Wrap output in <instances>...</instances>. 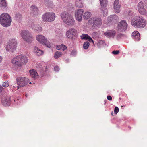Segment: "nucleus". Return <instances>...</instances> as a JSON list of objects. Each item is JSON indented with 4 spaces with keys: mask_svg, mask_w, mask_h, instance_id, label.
<instances>
[{
    "mask_svg": "<svg viewBox=\"0 0 147 147\" xmlns=\"http://www.w3.org/2000/svg\"><path fill=\"white\" fill-rule=\"evenodd\" d=\"M131 24L135 27L143 28L146 26V22L142 16H136L132 20Z\"/></svg>",
    "mask_w": 147,
    "mask_h": 147,
    "instance_id": "f257e3e1",
    "label": "nucleus"
},
{
    "mask_svg": "<svg viewBox=\"0 0 147 147\" xmlns=\"http://www.w3.org/2000/svg\"><path fill=\"white\" fill-rule=\"evenodd\" d=\"M28 61L27 57L21 55L14 58L12 60V62L15 65L20 67L26 64Z\"/></svg>",
    "mask_w": 147,
    "mask_h": 147,
    "instance_id": "f03ea898",
    "label": "nucleus"
},
{
    "mask_svg": "<svg viewBox=\"0 0 147 147\" xmlns=\"http://www.w3.org/2000/svg\"><path fill=\"white\" fill-rule=\"evenodd\" d=\"M11 20V18L7 13H3L0 16V23L4 27H8L10 26Z\"/></svg>",
    "mask_w": 147,
    "mask_h": 147,
    "instance_id": "7ed1b4c3",
    "label": "nucleus"
},
{
    "mask_svg": "<svg viewBox=\"0 0 147 147\" xmlns=\"http://www.w3.org/2000/svg\"><path fill=\"white\" fill-rule=\"evenodd\" d=\"M61 16L63 21L67 25L72 26L74 25L75 21L71 15L64 12L61 14Z\"/></svg>",
    "mask_w": 147,
    "mask_h": 147,
    "instance_id": "20e7f679",
    "label": "nucleus"
},
{
    "mask_svg": "<svg viewBox=\"0 0 147 147\" xmlns=\"http://www.w3.org/2000/svg\"><path fill=\"white\" fill-rule=\"evenodd\" d=\"M17 83L20 87L26 86L29 82L28 79L26 77H19L16 78Z\"/></svg>",
    "mask_w": 147,
    "mask_h": 147,
    "instance_id": "39448f33",
    "label": "nucleus"
},
{
    "mask_svg": "<svg viewBox=\"0 0 147 147\" xmlns=\"http://www.w3.org/2000/svg\"><path fill=\"white\" fill-rule=\"evenodd\" d=\"M17 42L15 39H12L9 41V43L6 47V50L9 52H13L16 50Z\"/></svg>",
    "mask_w": 147,
    "mask_h": 147,
    "instance_id": "423d86ee",
    "label": "nucleus"
},
{
    "mask_svg": "<svg viewBox=\"0 0 147 147\" xmlns=\"http://www.w3.org/2000/svg\"><path fill=\"white\" fill-rule=\"evenodd\" d=\"M20 35L23 39L27 42H30L32 40L30 33L28 30L22 31L20 33Z\"/></svg>",
    "mask_w": 147,
    "mask_h": 147,
    "instance_id": "0eeeda50",
    "label": "nucleus"
},
{
    "mask_svg": "<svg viewBox=\"0 0 147 147\" xmlns=\"http://www.w3.org/2000/svg\"><path fill=\"white\" fill-rule=\"evenodd\" d=\"M36 39L42 44L45 45L48 48H50V43L47 41L46 38L44 36L41 35H38L36 37Z\"/></svg>",
    "mask_w": 147,
    "mask_h": 147,
    "instance_id": "6e6552de",
    "label": "nucleus"
},
{
    "mask_svg": "<svg viewBox=\"0 0 147 147\" xmlns=\"http://www.w3.org/2000/svg\"><path fill=\"white\" fill-rule=\"evenodd\" d=\"M101 6L100 10L101 13L104 16H106L108 10L106 6L108 3L107 0H100Z\"/></svg>",
    "mask_w": 147,
    "mask_h": 147,
    "instance_id": "1a4fd4ad",
    "label": "nucleus"
},
{
    "mask_svg": "<svg viewBox=\"0 0 147 147\" xmlns=\"http://www.w3.org/2000/svg\"><path fill=\"white\" fill-rule=\"evenodd\" d=\"M127 24L125 20L121 21L118 24V28L119 31H125L127 28Z\"/></svg>",
    "mask_w": 147,
    "mask_h": 147,
    "instance_id": "9d476101",
    "label": "nucleus"
},
{
    "mask_svg": "<svg viewBox=\"0 0 147 147\" xmlns=\"http://www.w3.org/2000/svg\"><path fill=\"white\" fill-rule=\"evenodd\" d=\"M77 31L73 28L69 29L66 33V36L69 38L73 39L76 36Z\"/></svg>",
    "mask_w": 147,
    "mask_h": 147,
    "instance_id": "9b49d317",
    "label": "nucleus"
},
{
    "mask_svg": "<svg viewBox=\"0 0 147 147\" xmlns=\"http://www.w3.org/2000/svg\"><path fill=\"white\" fill-rule=\"evenodd\" d=\"M84 11L83 9H79L75 12V18L78 21H81Z\"/></svg>",
    "mask_w": 147,
    "mask_h": 147,
    "instance_id": "f8f14e48",
    "label": "nucleus"
},
{
    "mask_svg": "<svg viewBox=\"0 0 147 147\" xmlns=\"http://www.w3.org/2000/svg\"><path fill=\"white\" fill-rule=\"evenodd\" d=\"M119 19L118 17L116 15H112L108 18V22L109 24L115 23L118 21Z\"/></svg>",
    "mask_w": 147,
    "mask_h": 147,
    "instance_id": "ddd939ff",
    "label": "nucleus"
},
{
    "mask_svg": "<svg viewBox=\"0 0 147 147\" xmlns=\"http://www.w3.org/2000/svg\"><path fill=\"white\" fill-rule=\"evenodd\" d=\"M138 8L139 13L142 15H145L146 13V11L144 8L142 2H140L138 5Z\"/></svg>",
    "mask_w": 147,
    "mask_h": 147,
    "instance_id": "4468645a",
    "label": "nucleus"
},
{
    "mask_svg": "<svg viewBox=\"0 0 147 147\" xmlns=\"http://www.w3.org/2000/svg\"><path fill=\"white\" fill-rule=\"evenodd\" d=\"M30 27L34 30L35 32L38 33L41 32L42 30V28L41 27L39 26L38 24H35L34 23H32Z\"/></svg>",
    "mask_w": 147,
    "mask_h": 147,
    "instance_id": "2eb2a0df",
    "label": "nucleus"
},
{
    "mask_svg": "<svg viewBox=\"0 0 147 147\" xmlns=\"http://www.w3.org/2000/svg\"><path fill=\"white\" fill-rule=\"evenodd\" d=\"M116 34V32L115 30H111L104 33V34L108 38H113L115 36Z\"/></svg>",
    "mask_w": 147,
    "mask_h": 147,
    "instance_id": "dca6fc26",
    "label": "nucleus"
},
{
    "mask_svg": "<svg viewBox=\"0 0 147 147\" xmlns=\"http://www.w3.org/2000/svg\"><path fill=\"white\" fill-rule=\"evenodd\" d=\"M120 4L118 0H115L114 3V9L116 13H119L120 11Z\"/></svg>",
    "mask_w": 147,
    "mask_h": 147,
    "instance_id": "f3484780",
    "label": "nucleus"
},
{
    "mask_svg": "<svg viewBox=\"0 0 147 147\" xmlns=\"http://www.w3.org/2000/svg\"><path fill=\"white\" fill-rule=\"evenodd\" d=\"M10 98L9 96H7L4 98H3L2 100V103L4 106H9L11 103Z\"/></svg>",
    "mask_w": 147,
    "mask_h": 147,
    "instance_id": "a211bd4d",
    "label": "nucleus"
},
{
    "mask_svg": "<svg viewBox=\"0 0 147 147\" xmlns=\"http://www.w3.org/2000/svg\"><path fill=\"white\" fill-rule=\"evenodd\" d=\"M48 15L47 16H48L49 18V19H47V20H48L49 22H51L55 20V14L53 13H48Z\"/></svg>",
    "mask_w": 147,
    "mask_h": 147,
    "instance_id": "6ab92c4d",
    "label": "nucleus"
},
{
    "mask_svg": "<svg viewBox=\"0 0 147 147\" xmlns=\"http://www.w3.org/2000/svg\"><path fill=\"white\" fill-rule=\"evenodd\" d=\"M31 14L33 15H36L38 13V9L36 6L34 5H32L31 7Z\"/></svg>",
    "mask_w": 147,
    "mask_h": 147,
    "instance_id": "aec40b11",
    "label": "nucleus"
},
{
    "mask_svg": "<svg viewBox=\"0 0 147 147\" xmlns=\"http://www.w3.org/2000/svg\"><path fill=\"white\" fill-rule=\"evenodd\" d=\"M0 6L3 9H6L7 7V3L6 0H1Z\"/></svg>",
    "mask_w": 147,
    "mask_h": 147,
    "instance_id": "412c9836",
    "label": "nucleus"
},
{
    "mask_svg": "<svg viewBox=\"0 0 147 147\" xmlns=\"http://www.w3.org/2000/svg\"><path fill=\"white\" fill-rule=\"evenodd\" d=\"M91 20L93 21L94 24L97 26H100L102 23V20L101 18H97L95 19L94 18H92Z\"/></svg>",
    "mask_w": 147,
    "mask_h": 147,
    "instance_id": "4be33fe9",
    "label": "nucleus"
},
{
    "mask_svg": "<svg viewBox=\"0 0 147 147\" xmlns=\"http://www.w3.org/2000/svg\"><path fill=\"white\" fill-rule=\"evenodd\" d=\"M34 52L38 56L42 55L43 53V51L39 49L37 47H35L34 49Z\"/></svg>",
    "mask_w": 147,
    "mask_h": 147,
    "instance_id": "5701e85b",
    "label": "nucleus"
},
{
    "mask_svg": "<svg viewBox=\"0 0 147 147\" xmlns=\"http://www.w3.org/2000/svg\"><path fill=\"white\" fill-rule=\"evenodd\" d=\"M31 76L34 78H36L38 77V74L34 69L29 70Z\"/></svg>",
    "mask_w": 147,
    "mask_h": 147,
    "instance_id": "b1692460",
    "label": "nucleus"
},
{
    "mask_svg": "<svg viewBox=\"0 0 147 147\" xmlns=\"http://www.w3.org/2000/svg\"><path fill=\"white\" fill-rule=\"evenodd\" d=\"M22 15L20 13H18L15 14L14 19L20 22L22 20Z\"/></svg>",
    "mask_w": 147,
    "mask_h": 147,
    "instance_id": "393cba45",
    "label": "nucleus"
},
{
    "mask_svg": "<svg viewBox=\"0 0 147 147\" xmlns=\"http://www.w3.org/2000/svg\"><path fill=\"white\" fill-rule=\"evenodd\" d=\"M76 5L78 7H82L83 6L82 0H77L76 1Z\"/></svg>",
    "mask_w": 147,
    "mask_h": 147,
    "instance_id": "a878e982",
    "label": "nucleus"
},
{
    "mask_svg": "<svg viewBox=\"0 0 147 147\" xmlns=\"http://www.w3.org/2000/svg\"><path fill=\"white\" fill-rule=\"evenodd\" d=\"M91 16V14L90 12H85L84 15V18L85 19H88Z\"/></svg>",
    "mask_w": 147,
    "mask_h": 147,
    "instance_id": "bb28decb",
    "label": "nucleus"
},
{
    "mask_svg": "<svg viewBox=\"0 0 147 147\" xmlns=\"http://www.w3.org/2000/svg\"><path fill=\"white\" fill-rule=\"evenodd\" d=\"M62 55V53L61 52L57 51L55 53L54 57L55 58L57 59L61 57Z\"/></svg>",
    "mask_w": 147,
    "mask_h": 147,
    "instance_id": "cd10ccee",
    "label": "nucleus"
},
{
    "mask_svg": "<svg viewBox=\"0 0 147 147\" xmlns=\"http://www.w3.org/2000/svg\"><path fill=\"white\" fill-rule=\"evenodd\" d=\"M48 13H45L42 16V18L43 19V20L44 21H46L47 22H49L48 20H47V19H49V17L48 16H47L48 15Z\"/></svg>",
    "mask_w": 147,
    "mask_h": 147,
    "instance_id": "c85d7f7f",
    "label": "nucleus"
},
{
    "mask_svg": "<svg viewBox=\"0 0 147 147\" xmlns=\"http://www.w3.org/2000/svg\"><path fill=\"white\" fill-rule=\"evenodd\" d=\"M45 5L48 7H51L52 5V3L51 2L49 1V0H46L45 1Z\"/></svg>",
    "mask_w": 147,
    "mask_h": 147,
    "instance_id": "c756f323",
    "label": "nucleus"
},
{
    "mask_svg": "<svg viewBox=\"0 0 147 147\" xmlns=\"http://www.w3.org/2000/svg\"><path fill=\"white\" fill-rule=\"evenodd\" d=\"M89 43L88 42H84L83 44V47L85 49H87L88 48L89 46Z\"/></svg>",
    "mask_w": 147,
    "mask_h": 147,
    "instance_id": "7c9ffc66",
    "label": "nucleus"
},
{
    "mask_svg": "<svg viewBox=\"0 0 147 147\" xmlns=\"http://www.w3.org/2000/svg\"><path fill=\"white\" fill-rule=\"evenodd\" d=\"M81 38L82 39L87 40L88 38L89 37V36L87 34H83L81 36H80Z\"/></svg>",
    "mask_w": 147,
    "mask_h": 147,
    "instance_id": "2f4dec72",
    "label": "nucleus"
},
{
    "mask_svg": "<svg viewBox=\"0 0 147 147\" xmlns=\"http://www.w3.org/2000/svg\"><path fill=\"white\" fill-rule=\"evenodd\" d=\"M9 85L8 82L7 81L4 82L3 84V86L5 88L8 87Z\"/></svg>",
    "mask_w": 147,
    "mask_h": 147,
    "instance_id": "473e14b6",
    "label": "nucleus"
},
{
    "mask_svg": "<svg viewBox=\"0 0 147 147\" xmlns=\"http://www.w3.org/2000/svg\"><path fill=\"white\" fill-rule=\"evenodd\" d=\"M104 43V41L102 40H100V41L98 43H97V46L98 47L100 48L101 47V45L102 44H103Z\"/></svg>",
    "mask_w": 147,
    "mask_h": 147,
    "instance_id": "72a5a7b5",
    "label": "nucleus"
},
{
    "mask_svg": "<svg viewBox=\"0 0 147 147\" xmlns=\"http://www.w3.org/2000/svg\"><path fill=\"white\" fill-rule=\"evenodd\" d=\"M134 39H135L136 40L138 41L140 39V36L139 33L138 32V34H137L135 37L134 38Z\"/></svg>",
    "mask_w": 147,
    "mask_h": 147,
    "instance_id": "f704fd0d",
    "label": "nucleus"
},
{
    "mask_svg": "<svg viewBox=\"0 0 147 147\" xmlns=\"http://www.w3.org/2000/svg\"><path fill=\"white\" fill-rule=\"evenodd\" d=\"M137 34H138V32L137 31H135L132 33V36L134 38Z\"/></svg>",
    "mask_w": 147,
    "mask_h": 147,
    "instance_id": "c9c22d12",
    "label": "nucleus"
},
{
    "mask_svg": "<svg viewBox=\"0 0 147 147\" xmlns=\"http://www.w3.org/2000/svg\"><path fill=\"white\" fill-rule=\"evenodd\" d=\"M60 47L61 49H62L63 50H65L67 48V47L65 45L62 44L60 45Z\"/></svg>",
    "mask_w": 147,
    "mask_h": 147,
    "instance_id": "e433bc0d",
    "label": "nucleus"
},
{
    "mask_svg": "<svg viewBox=\"0 0 147 147\" xmlns=\"http://www.w3.org/2000/svg\"><path fill=\"white\" fill-rule=\"evenodd\" d=\"M119 52H120L119 50H115L112 52V53L113 54L117 55L119 53Z\"/></svg>",
    "mask_w": 147,
    "mask_h": 147,
    "instance_id": "4c0bfd02",
    "label": "nucleus"
},
{
    "mask_svg": "<svg viewBox=\"0 0 147 147\" xmlns=\"http://www.w3.org/2000/svg\"><path fill=\"white\" fill-rule=\"evenodd\" d=\"M128 15L129 16V18H131L133 15V13L131 10L129 11L128 12Z\"/></svg>",
    "mask_w": 147,
    "mask_h": 147,
    "instance_id": "58836bf2",
    "label": "nucleus"
},
{
    "mask_svg": "<svg viewBox=\"0 0 147 147\" xmlns=\"http://www.w3.org/2000/svg\"><path fill=\"white\" fill-rule=\"evenodd\" d=\"M119 109L117 107H115V108L114 109V113L115 114H117V113L119 112Z\"/></svg>",
    "mask_w": 147,
    "mask_h": 147,
    "instance_id": "ea45409f",
    "label": "nucleus"
},
{
    "mask_svg": "<svg viewBox=\"0 0 147 147\" xmlns=\"http://www.w3.org/2000/svg\"><path fill=\"white\" fill-rule=\"evenodd\" d=\"M76 51L74 50H73L71 53V54L73 55H76Z\"/></svg>",
    "mask_w": 147,
    "mask_h": 147,
    "instance_id": "a19ab883",
    "label": "nucleus"
},
{
    "mask_svg": "<svg viewBox=\"0 0 147 147\" xmlns=\"http://www.w3.org/2000/svg\"><path fill=\"white\" fill-rule=\"evenodd\" d=\"M54 70L56 71H58L59 70V68L57 66H55L54 68Z\"/></svg>",
    "mask_w": 147,
    "mask_h": 147,
    "instance_id": "79ce46f5",
    "label": "nucleus"
},
{
    "mask_svg": "<svg viewBox=\"0 0 147 147\" xmlns=\"http://www.w3.org/2000/svg\"><path fill=\"white\" fill-rule=\"evenodd\" d=\"M88 40L90 42H92L93 43H94L93 40L89 36V37H88Z\"/></svg>",
    "mask_w": 147,
    "mask_h": 147,
    "instance_id": "37998d69",
    "label": "nucleus"
},
{
    "mask_svg": "<svg viewBox=\"0 0 147 147\" xmlns=\"http://www.w3.org/2000/svg\"><path fill=\"white\" fill-rule=\"evenodd\" d=\"M107 99L109 101H111L112 100V98L110 96H108L107 97Z\"/></svg>",
    "mask_w": 147,
    "mask_h": 147,
    "instance_id": "c03bdc74",
    "label": "nucleus"
},
{
    "mask_svg": "<svg viewBox=\"0 0 147 147\" xmlns=\"http://www.w3.org/2000/svg\"><path fill=\"white\" fill-rule=\"evenodd\" d=\"M123 34H120L117 35V37L118 38H121L123 36Z\"/></svg>",
    "mask_w": 147,
    "mask_h": 147,
    "instance_id": "a18cd8bd",
    "label": "nucleus"
},
{
    "mask_svg": "<svg viewBox=\"0 0 147 147\" xmlns=\"http://www.w3.org/2000/svg\"><path fill=\"white\" fill-rule=\"evenodd\" d=\"M56 48L58 50H59L61 49V47H60V45H59V46H57V47H56Z\"/></svg>",
    "mask_w": 147,
    "mask_h": 147,
    "instance_id": "49530a36",
    "label": "nucleus"
},
{
    "mask_svg": "<svg viewBox=\"0 0 147 147\" xmlns=\"http://www.w3.org/2000/svg\"><path fill=\"white\" fill-rule=\"evenodd\" d=\"M3 89V87L1 86H0V92H2Z\"/></svg>",
    "mask_w": 147,
    "mask_h": 147,
    "instance_id": "de8ad7c7",
    "label": "nucleus"
},
{
    "mask_svg": "<svg viewBox=\"0 0 147 147\" xmlns=\"http://www.w3.org/2000/svg\"><path fill=\"white\" fill-rule=\"evenodd\" d=\"M2 57L0 56V63L2 61Z\"/></svg>",
    "mask_w": 147,
    "mask_h": 147,
    "instance_id": "09e8293b",
    "label": "nucleus"
},
{
    "mask_svg": "<svg viewBox=\"0 0 147 147\" xmlns=\"http://www.w3.org/2000/svg\"><path fill=\"white\" fill-rule=\"evenodd\" d=\"M67 62H68L69 61V59H67L66 60Z\"/></svg>",
    "mask_w": 147,
    "mask_h": 147,
    "instance_id": "8fccbe9b",
    "label": "nucleus"
},
{
    "mask_svg": "<svg viewBox=\"0 0 147 147\" xmlns=\"http://www.w3.org/2000/svg\"><path fill=\"white\" fill-rule=\"evenodd\" d=\"M2 43V41L0 39V44H1Z\"/></svg>",
    "mask_w": 147,
    "mask_h": 147,
    "instance_id": "3c124183",
    "label": "nucleus"
},
{
    "mask_svg": "<svg viewBox=\"0 0 147 147\" xmlns=\"http://www.w3.org/2000/svg\"><path fill=\"white\" fill-rule=\"evenodd\" d=\"M19 88V86H17V89H18Z\"/></svg>",
    "mask_w": 147,
    "mask_h": 147,
    "instance_id": "603ef678",
    "label": "nucleus"
},
{
    "mask_svg": "<svg viewBox=\"0 0 147 147\" xmlns=\"http://www.w3.org/2000/svg\"><path fill=\"white\" fill-rule=\"evenodd\" d=\"M29 84H31V82H30L29 83Z\"/></svg>",
    "mask_w": 147,
    "mask_h": 147,
    "instance_id": "864d4df0",
    "label": "nucleus"
},
{
    "mask_svg": "<svg viewBox=\"0 0 147 147\" xmlns=\"http://www.w3.org/2000/svg\"><path fill=\"white\" fill-rule=\"evenodd\" d=\"M26 96L27 97V95H26Z\"/></svg>",
    "mask_w": 147,
    "mask_h": 147,
    "instance_id": "5fc2aeb1",
    "label": "nucleus"
},
{
    "mask_svg": "<svg viewBox=\"0 0 147 147\" xmlns=\"http://www.w3.org/2000/svg\"><path fill=\"white\" fill-rule=\"evenodd\" d=\"M143 51H144V50H143Z\"/></svg>",
    "mask_w": 147,
    "mask_h": 147,
    "instance_id": "6e6d98bb",
    "label": "nucleus"
}]
</instances>
